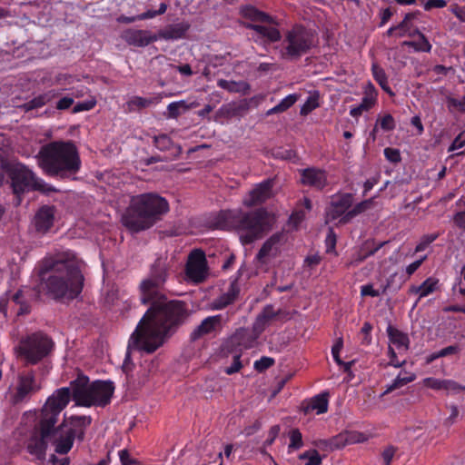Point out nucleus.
Listing matches in <instances>:
<instances>
[{
	"mask_svg": "<svg viewBox=\"0 0 465 465\" xmlns=\"http://www.w3.org/2000/svg\"><path fill=\"white\" fill-rule=\"evenodd\" d=\"M166 279V263L159 259L140 283L141 301L144 304L150 302L151 307L129 339L126 358L135 351H155L163 344L171 329L185 316L186 309L183 302L167 301L162 294Z\"/></svg>",
	"mask_w": 465,
	"mask_h": 465,
	"instance_id": "f257e3e1",
	"label": "nucleus"
},
{
	"mask_svg": "<svg viewBox=\"0 0 465 465\" xmlns=\"http://www.w3.org/2000/svg\"><path fill=\"white\" fill-rule=\"evenodd\" d=\"M84 262L70 250L45 256L39 264L42 287L54 299H74L82 292Z\"/></svg>",
	"mask_w": 465,
	"mask_h": 465,
	"instance_id": "f03ea898",
	"label": "nucleus"
},
{
	"mask_svg": "<svg viewBox=\"0 0 465 465\" xmlns=\"http://www.w3.org/2000/svg\"><path fill=\"white\" fill-rule=\"evenodd\" d=\"M69 401V390L60 388L47 398L40 414L36 411L24 414L23 424L32 429L26 441V450L35 459L45 460L47 442L51 437L54 438V442L56 441L58 437L54 434V426Z\"/></svg>",
	"mask_w": 465,
	"mask_h": 465,
	"instance_id": "7ed1b4c3",
	"label": "nucleus"
},
{
	"mask_svg": "<svg viewBox=\"0 0 465 465\" xmlns=\"http://www.w3.org/2000/svg\"><path fill=\"white\" fill-rule=\"evenodd\" d=\"M36 159L38 166L50 176L64 178L75 174L81 167L77 148L70 141H55L42 146Z\"/></svg>",
	"mask_w": 465,
	"mask_h": 465,
	"instance_id": "20e7f679",
	"label": "nucleus"
},
{
	"mask_svg": "<svg viewBox=\"0 0 465 465\" xmlns=\"http://www.w3.org/2000/svg\"><path fill=\"white\" fill-rule=\"evenodd\" d=\"M168 210L167 201L158 194L136 195L132 197L122 222L130 231L140 232L153 226Z\"/></svg>",
	"mask_w": 465,
	"mask_h": 465,
	"instance_id": "39448f33",
	"label": "nucleus"
},
{
	"mask_svg": "<svg viewBox=\"0 0 465 465\" xmlns=\"http://www.w3.org/2000/svg\"><path fill=\"white\" fill-rule=\"evenodd\" d=\"M66 388L76 405L84 407L104 406L110 402L114 391L112 381H95L90 383L88 377L84 375H79Z\"/></svg>",
	"mask_w": 465,
	"mask_h": 465,
	"instance_id": "423d86ee",
	"label": "nucleus"
},
{
	"mask_svg": "<svg viewBox=\"0 0 465 465\" xmlns=\"http://www.w3.org/2000/svg\"><path fill=\"white\" fill-rule=\"evenodd\" d=\"M242 244L262 237L272 227L273 218L263 209L251 213L233 212L230 217Z\"/></svg>",
	"mask_w": 465,
	"mask_h": 465,
	"instance_id": "0eeeda50",
	"label": "nucleus"
},
{
	"mask_svg": "<svg viewBox=\"0 0 465 465\" xmlns=\"http://www.w3.org/2000/svg\"><path fill=\"white\" fill-rule=\"evenodd\" d=\"M313 44V34L302 25H295L284 34L279 54L283 59L294 60L306 54Z\"/></svg>",
	"mask_w": 465,
	"mask_h": 465,
	"instance_id": "6e6552de",
	"label": "nucleus"
},
{
	"mask_svg": "<svg viewBox=\"0 0 465 465\" xmlns=\"http://www.w3.org/2000/svg\"><path fill=\"white\" fill-rule=\"evenodd\" d=\"M241 14L243 17L248 18L253 22L272 23V19L266 14L259 11L252 5L244 6L241 9ZM254 31L252 35L253 40L260 44L265 45L267 43H273L281 39L279 30L272 25H259L250 24L247 25Z\"/></svg>",
	"mask_w": 465,
	"mask_h": 465,
	"instance_id": "1a4fd4ad",
	"label": "nucleus"
},
{
	"mask_svg": "<svg viewBox=\"0 0 465 465\" xmlns=\"http://www.w3.org/2000/svg\"><path fill=\"white\" fill-rule=\"evenodd\" d=\"M91 423V418L88 416H70L64 415L61 426L54 429V434L57 435L55 441V451L59 454H66L73 447L75 436L82 433L83 429Z\"/></svg>",
	"mask_w": 465,
	"mask_h": 465,
	"instance_id": "9d476101",
	"label": "nucleus"
},
{
	"mask_svg": "<svg viewBox=\"0 0 465 465\" xmlns=\"http://www.w3.org/2000/svg\"><path fill=\"white\" fill-rule=\"evenodd\" d=\"M52 349L51 340L43 333H34L20 341L15 347L17 358L26 363L35 364L45 357Z\"/></svg>",
	"mask_w": 465,
	"mask_h": 465,
	"instance_id": "9b49d317",
	"label": "nucleus"
},
{
	"mask_svg": "<svg viewBox=\"0 0 465 465\" xmlns=\"http://www.w3.org/2000/svg\"><path fill=\"white\" fill-rule=\"evenodd\" d=\"M9 175L15 193L30 189L43 192L48 191L47 184L38 178L32 170L20 163L11 164Z\"/></svg>",
	"mask_w": 465,
	"mask_h": 465,
	"instance_id": "f8f14e48",
	"label": "nucleus"
},
{
	"mask_svg": "<svg viewBox=\"0 0 465 465\" xmlns=\"http://www.w3.org/2000/svg\"><path fill=\"white\" fill-rule=\"evenodd\" d=\"M389 336V357L390 365L399 368L401 367L405 361H400L397 360V353L402 354L409 350L410 341L407 334L400 331L399 330L389 325L387 328Z\"/></svg>",
	"mask_w": 465,
	"mask_h": 465,
	"instance_id": "ddd939ff",
	"label": "nucleus"
},
{
	"mask_svg": "<svg viewBox=\"0 0 465 465\" xmlns=\"http://www.w3.org/2000/svg\"><path fill=\"white\" fill-rule=\"evenodd\" d=\"M40 389V385L33 373H23L18 376L15 385L9 391L13 403H19L26 400Z\"/></svg>",
	"mask_w": 465,
	"mask_h": 465,
	"instance_id": "4468645a",
	"label": "nucleus"
},
{
	"mask_svg": "<svg viewBox=\"0 0 465 465\" xmlns=\"http://www.w3.org/2000/svg\"><path fill=\"white\" fill-rule=\"evenodd\" d=\"M257 337L249 329L236 331L223 345L222 351L238 352L253 348L257 343Z\"/></svg>",
	"mask_w": 465,
	"mask_h": 465,
	"instance_id": "2eb2a0df",
	"label": "nucleus"
},
{
	"mask_svg": "<svg viewBox=\"0 0 465 465\" xmlns=\"http://www.w3.org/2000/svg\"><path fill=\"white\" fill-rule=\"evenodd\" d=\"M207 275L206 258L203 252L194 250L188 257L186 276L194 282H203Z\"/></svg>",
	"mask_w": 465,
	"mask_h": 465,
	"instance_id": "dca6fc26",
	"label": "nucleus"
},
{
	"mask_svg": "<svg viewBox=\"0 0 465 465\" xmlns=\"http://www.w3.org/2000/svg\"><path fill=\"white\" fill-rule=\"evenodd\" d=\"M282 233H275L271 236L262 246L256 255V260L262 264H267L280 252L282 244Z\"/></svg>",
	"mask_w": 465,
	"mask_h": 465,
	"instance_id": "f3484780",
	"label": "nucleus"
},
{
	"mask_svg": "<svg viewBox=\"0 0 465 465\" xmlns=\"http://www.w3.org/2000/svg\"><path fill=\"white\" fill-rule=\"evenodd\" d=\"M378 98V91L375 86L371 83H367L363 88V97L360 104L352 106L350 109V115L358 118L364 112H368L375 106Z\"/></svg>",
	"mask_w": 465,
	"mask_h": 465,
	"instance_id": "a211bd4d",
	"label": "nucleus"
},
{
	"mask_svg": "<svg viewBox=\"0 0 465 465\" xmlns=\"http://www.w3.org/2000/svg\"><path fill=\"white\" fill-rule=\"evenodd\" d=\"M272 180H265L257 184L249 194L243 198V204L247 207H252L271 198L272 195Z\"/></svg>",
	"mask_w": 465,
	"mask_h": 465,
	"instance_id": "6ab92c4d",
	"label": "nucleus"
},
{
	"mask_svg": "<svg viewBox=\"0 0 465 465\" xmlns=\"http://www.w3.org/2000/svg\"><path fill=\"white\" fill-rule=\"evenodd\" d=\"M352 203V195L345 193L334 198L327 211V218L329 220L340 219L341 223H345L342 221V217L349 212V208Z\"/></svg>",
	"mask_w": 465,
	"mask_h": 465,
	"instance_id": "aec40b11",
	"label": "nucleus"
},
{
	"mask_svg": "<svg viewBox=\"0 0 465 465\" xmlns=\"http://www.w3.org/2000/svg\"><path fill=\"white\" fill-rule=\"evenodd\" d=\"M124 41L134 46L144 47L158 40V35L148 30L129 29L124 32Z\"/></svg>",
	"mask_w": 465,
	"mask_h": 465,
	"instance_id": "412c9836",
	"label": "nucleus"
},
{
	"mask_svg": "<svg viewBox=\"0 0 465 465\" xmlns=\"http://www.w3.org/2000/svg\"><path fill=\"white\" fill-rule=\"evenodd\" d=\"M301 182L304 185L322 189L327 184L326 173L316 168L304 169L302 171Z\"/></svg>",
	"mask_w": 465,
	"mask_h": 465,
	"instance_id": "4be33fe9",
	"label": "nucleus"
},
{
	"mask_svg": "<svg viewBox=\"0 0 465 465\" xmlns=\"http://www.w3.org/2000/svg\"><path fill=\"white\" fill-rule=\"evenodd\" d=\"M54 221V209L50 206L42 207L35 216V226L37 232H46L51 229Z\"/></svg>",
	"mask_w": 465,
	"mask_h": 465,
	"instance_id": "5701e85b",
	"label": "nucleus"
},
{
	"mask_svg": "<svg viewBox=\"0 0 465 465\" xmlns=\"http://www.w3.org/2000/svg\"><path fill=\"white\" fill-rule=\"evenodd\" d=\"M162 98V94H155L148 98L134 95L129 98V100L125 104V106L129 112L138 111L149 107L151 105L159 104Z\"/></svg>",
	"mask_w": 465,
	"mask_h": 465,
	"instance_id": "b1692460",
	"label": "nucleus"
},
{
	"mask_svg": "<svg viewBox=\"0 0 465 465\" xmlns=\"http://www.w3.org/2000/svg\"><path fill=\"white\" fill-rule=\"evenodd\" d=\"M440 288L439 280L435 277L427 278L420 285H412L410 287L409 292L417 294L418 301L437 292Z\"/></svg>",
	"mask_w": 465,
	"mask_h": 465,
	"instance_id": "393cba45",
	"label": "nucleus"
},
{
	"mask_svg": "<svg viewBox=\"0 0 465 465\" xmlns=\"http://www.w3.org/2000/svg\"><path fill=\"white\" fill-rule=\"evenodd\" d=\"M328 393H322L312 398L303 407V411L306 414H322L328 410Z\"/></svg>",
	"mask_w": 465,
	"mask_h": 465,
	"instance_id": "a878e982",
	"label": "nucleus"
},
{
	"mask_svg": "<svg viewBox=\"0 0 465 465\" xmlns=\"http://www.w3.org/2000/svg\"><path fill=\"white\" fill-rule=\"evenodd\" d=\"M222 315L209 316L205 318L201 324L193 331V338H197L203 334H208L215 331L222 325Z\"/></svg>",
	"mask_w": 465,
	"mask_h": 465,
	"instance_id": "bb28decb",
	"label": "nucleus"
},
{
	"mask_svg": "<svg viewBox=\"0 0 465 465\" xmlns=\"http://www.w3.org/2000/svg\"><path fill=\"white\" fill-rule=\"evenodd\" d=\"M274 317V312L272 310V307H266L262 312H261L253 325H252V329L250 330L251 332H252L253 334H255V336L257 338H259V336L264 331V330L266 329V327L269 325L270 322L273 319Z\"/></svg>",
	"mask_w": 465,
	"mask_h": 465,
	"instance_id": "cd10ccee",
	"label": "nucleus"
},
{
	"mask_svg": "<svg viewBox=\"0 0 465 465\" xmlns=\"http://www.w3.org/2000/svg\"><path fill=\"white\" fill-rule=\"evenodd\" d=\"M420 17L421 13L420 11L407 14L402 22L399 25V28L402 30V33H401L399 36L401 37L405 35L413 36L414 31L417 30L415 25L421 22Z\"/></svg>",
	"mask_w": 465,
	"mask_h": 465,
	"instance_id": "c85d7f7f",
	"label": "nucleus"
},
{
	"mask_svg": "<svg viewBox=\"0 0 465 465\" xmlns=\"http://www.w3.org/2000/svg\"><path fill=\"white\" fill-rule=\"evenodd\" d=\"M188 29L189 25L186 23L176 24L161 31L159 33L158 39L163 38L164 40H177L183 38Z\"/></svg>",
	"mask_w": 465,
	"mask_h": 465,
	"instance_id": "c756f323",
	"label": "nucleus"
},
{
	"mask_svg": "<svg viewBox=\"0 0 465 465\" xmlns=\"http://www.w3.org/2000/svg\"><path fill=\"white\" fill-rule=\"evenodd\" d=\"M416 379V374L414 372L401 371L396 376V378L386 386V390L382 393V395L390 393L395 390L401 389L408 383L413 381Z\"/></svg>",
	"mask_w": 465,
	"mask_h": 465,
	"instance_id": "7c9ffc66",
	"label": "nucleus"
},
{
	"mask_svg": "<svg viewBox=\"0 0 465 465\" xmlns=\"http://www.w3.org/2000/svg\"><path fill=\"white\" fill-rule=\"evenodd\" d=\"M57 93L54 90H49L44 94H39L38 96L33 98L29 102L24 104L22 107L25 111L28 112L34 109L41 108L45 105L47 103L52 101L54 97H56Z\"/></svg>",
	"mask_w": 465,
	"mask_h": 465,
	"instance_id": "2f4dec72",
	"label": "nucleus"
},
{
	"mask_svg": "<svg viewBox=\"0 0 465 465\" xmlns=\"http://www.w3.org/2000/svg\"><path fill=\"white\" fill-rule=\"evenodd\" d=\"M371 71L373 78L380 84L381 89L389 94L393 95V93L388 84V79L385 71L376 63L372 64Z\"/></svg>",
	"mask_w": 465,
	"mask_h": 465,
	"instance_id": "473e14b6",
	"label": "nucleus"
},
{
	"mask_svg": "<svg viewBox=\"0 0 465 465\" xmlns=\"http://www.w3.org/2000/svg\"><path fill=\"white\" fill-rule=\"evenodd\" d=\"M414 35H419V39L416 41H410L405 42L404 44L411 46L415 49V51L418 52H426L429 53L431 50V45L428 41V39L425 37V35L419 32V30L414 31Z\"/></svg>",
	"mask_w": 465,
	"mask_h": 465,
	"instance_id": "72a5a7b5",
	"label": "nucleus"
},
{
	"mask_svg": "<svg viewBox=\"0 0 465 465\" xmlns=\"http://www.w3.org/2000/svg\"><path fill=\"white\" fill-rule=\"evenodd\" d=\"M373 205V200L369 199L365 200L358 204H356L351 210H350L343 217L342 221L344 223H348L351 219L355 217L356 215L365 212L370 209Z\"/></svg>",
	"mask_w": 465,
	"mask_h": 465,
	"instance_id": "f704fd0d",
	"label": "nucleus"
},
{
	"mask_svg": "<svg viewBox=\"0 0 465 465\" xmlns=\"http://www.w3.org/2000/svg\"><path fill=\"white\" fill-rule=\"evenodd\" d=\"M236 295L237 291L235 290L233 284H232L230 290L227 292L223 293L218 299L215 300L213 303L214 308L217 310H221L226 307L234 301Z\"/></svg>",
	"mask_w": 465,
	"mask_h": 465,
	"instance_id": "c9c22d12",
	"label": "nucleus"
},
{
	"mask_svg": "<svg viewBox=\"0 0 465 465\" xmlns=\"http://www.w3.org/2000/svg\"><path fill=\"white\" fill-rule=\"evenodd\" d=\"M218 85L233 93H245L249 89V85L245 82H232L223 79L218 81Z\"/></svg>",
	"mask_w": 465,
	"mask_h": 465,
	"instance_id": "e433bc0d",
	"label": "nucleus"
},
{
	"mask_svg": "<svg viewBox=\"0 0 465 465\" xmlns=\"http://www.w3.org/2000/svg\"><path fill=\"white\" fill-rule=\"evenodd\" d=\"M300 460H306L304 465H320L322 457L316 450H310L299 456Z\"/></svg>",
	"mask_w": 465,
	"mask_h": 465,
	"instance_id": "4c0bfd02",
	"label": "nucleus"
},
{
	"mask_svg": "<svg viewBox=\"0 0 465 465\" xmlns=\"http://www.w3.org/2000/svg\"><path fill=\"white\" fill-rule=\"evenodd\" d=\"M290 437V444L288 446L289 451L299 450L302 448L303 442H302V433L299 431V430H292L289 433Z\"/></svg>",
	"mask_w": 465,
	"mask_h": 465,
	"instance_id": "58836bf2",
	"label": "nucleus"
},
{
	"mask_svg": "<svg viewBox=\"0 0 465 465\" xmlns=\"http://www.w3.org/2000/svg\"><path fill=\"white\" fill-rule=\"evenodd\" d=\"M224 355L228 356L230 354H232V359H233V362L231 366L225 368L224 371L226 374H233L235 372H238L241 368H242V362L240 361V358H241V355L240 353L238 352H227V351H223Z\"/></svg>",
	"mask_w": 465,
	"mask_h": 465,
	"instance_id": "ea45409f",
	"label": "nucleus"
},
{
	"mask_svg": "<svg viewBox=\"0 0 465 465\" xmlns=\"http://www.w3.org/2000/svg\"><path fill=\"white\" fill-rule=\"evenodd\" d=\"M447 106L450 112L458 111L460 113H465L464 101L462 99H457L451 96H448L446 98Z\"/></svg>",
	"mask_w": 465,
	"mask_h": 465,
	"instance_id": "a19ab883",
	"label": "nucleus"
},
{
	"mask_svg": "<svg viewBox=\"0 0 465 465\" xmlns=\"http://www.w3.org/2000/svg\"><path fill=\"white\" fill-rule=\"evenodd\" d=\"M381 128L385 132L392 131L396 124L394 118L391 114H385L378 120Z\"/></svg>",
	"mask_w": 465,
	"mask_h": 465,
	"instance_id": "79ce46f5",
	"label": "nucleus"
},
{
	"mask_svg": "<svg viewBox=\"0 0 465 465\" xmlns=\"http://www.w3.org/2000/svg\"><path fill=\"white\" fill-rule=\"evenodd\" d=\"M319 106L318 99L314 96H310L301 107V114L307 115L312 110Z\"/></svg>",
	"mask_w": 465,
	"mask_h": 465,
	"instance_id": "37998d69",
	"label": "nucleus"
},
{
	"mask_svg": "<svg viewBox=\"0 0 465 465\" xmlns=\"http://www.w3.org/2000/svg\"><path fill=\"white\" fill-rule=\"evenodd\" d=\"M437 234H427L424 235L420 242L415 247V252H420L427 249V247L437 239Z\"/></svg>",
	"mask_w": 465,
	"mask_h": 465,
	"instance_id": "c03bdc74",
	"label": "nucleus"
},
{
	"mask_svg": "<svg viewBox=\"0 0 465 465\" xmlns=\"http://www.w3.org/2000/svg\"><path fill=\"white\" fill-rule=\"evenodd\" d=\"M342 348V341L341 340H339L331 348V354H332V357L334 359V361L339 364V365H343L345 367L346 370H348L351 366V363L348 362V363H345L343 362L341 359H340V351Z\"/></svg>",
	"mask_w": 465,
	"mask_h": 465,
	"instance_id": "a18cd8bd",
	"label": "nucleus"
},
{
	"mask_svg": "<svg viewBox=\"0 0 465 465\" xmlns=\"http://www.w3.org/2000/svg\"><path fill=\"white\" fill-rule=\"evenodd\" d=\"M299 95L296 94H292L282 99V101L277 104L281 112H284L289 109L292 105L295 104L298 100Z\"/></svg>",
	"mask_w": 465,
	"mask_h": 465,
	"instance_id": "49530a36",
	"label": "nucleus"
},
{
	"mask_svg": "<svg viewBox=\"0 0 465 465\" xmlns=\"http://www.w3.org/2000/svg\"><path fill=\"white\" fill-rule=\"evenodd\" d=\"M96 104V100L94 98L88 99L84 102H80L74 105L73 108V113H80L84 111H89L93 109Z\"/></svg>",
	"mask_w": 465,
	"mask_h": 465,
	"instance_id": "de8ad7c7",
	"label": "nucleus"
},
{
	"mask_svg": "<svg viewBox=\"0 0 465 465\" xmlns=\"http://www.w3.org/2000/svg\"><path fill=\"white\" fill-rule=\"evenodd\" d=\"M274 364V360L271 357H262L254 361L253 367L258 371H263Z\"/></svg>",
	"mask_w": 465,
	"mask_h": 465,
	"instance_id": "09e8293b",
	"label": "nucleus"
},
{
	"mask_svg": "<svg viewBox=\"0 0 465 465\" xmlns=\"http://www.w3.org/2000/svg\"><path fill=\"white\" fill-rule=\"evenodd\" d=\"M443 381L444 380L441 379L426 378L422 381V383L427 388L436 391H441L443 390Z\"/></svg>",
	"mask_w": 465,
	"mask_h": 465,
	"instance_id": "8fccbe9b",
	"label": "nucleus"
},
{
	"mask_svg": "<svg viewBox=\"0 0 465 465\" xmlns=\"http://www.w3.org/2000/svg\"><path fill=\"white\" fill-rule=\"evenodd\" d=\"M465 145V131L460 133L451 143L448 151L454 152L461 149Z\"/></svg>",
	"mask_w": 465,
	"mask_h": 465,
	"instance_id": "3c124183",
	"label": "nucleus"
},
{
	"mask_svg": "<svg viewBox=\"0 0 465 465\" xmlns=\"http://www.w3.org/2000/svg\"><path fill=\"white\" fill-rule=\"evenodd\" d=\"M366 440V436L361 432H349L345 436V440L349 444L363 442Z\"/></svg>",
	"mask_w": 465,
	"mask_h": 465,
	"instance_id": "603ef678",
	"label": "nucleus"
},
{
	"mask_svg": "<svg viewBox=\"0 0 465 465\" xmlns=\"http://www.w3.org/2000/svg\"><path fill=\"white\" fill-rule=\"evenodd\" d=\"M361 294L362 296L378 297L381 292L373 288L372 284H366L361 287Z\"/></svg>",
	"mask_w": 465,
	"mask_h": 465,
	"instance_id": "864d4df0",
	"label": "nucleus"
},
{
	"mask_svg": "<svg viewBox=\"0 0 465 465\" xmlns=\"http://www.w3.org/2000/svg\"><path fill=\"white\" fill-rule=\"evenodd\" d=\"M325 244H326V252H333L335 250L336 245V236L332 230H330L328 235L325 239Z\"/></svg>",
	"mask_w": 465,
	"mask_h": 465,
	"instance_id": "5fc2aeb1",
	"label": "nucleus"
},
{
	"mask_svg": "<svg viewBox=\"0 0 465 465\" xmlns=\"http://www.w3.org/2000/svg\"><path fill=\"white\" fill-rule=\"evenodd\" d=\"M462 390V387L459 385L457 382L451 380H444L443 381V390L447 392H459Z\"/></svg>",
	"mask_w": 465,
	"mask_h": 465,
	"instance_id": "6e6d98bb",
	"label": "nucleus"
},
{
	"mask_svg": "<svg viewBox=\"0 0 465 465\" xmlns=\"http://www.w3.org/2000/svg\"><path fill=\"white\" fill-rule=\"evenodd\" d=\"M425 259H426V255L423 256L422 258L411 262V264H409L406 267V273L409 276L413 274L420 268V266L421 265V263L424 262Z\"/></svg>",
	"mask_w": 465,
	"mask_h": 465,
	"instance_id": "4d7b16f0",
	"label": "nucleus"
},
{
	"mask_svg": "<svg viewBox=\"0 0 465 465\" xmlns=\"http://www.w3.org/2000/svg\"><path fill=\"white\" fill-rule=\"evenodd\" d=\"M384 154H385L386 158L391 162L396 163V162L400 161V153L396 149L386 148L384 150Z\"/></svg>",
	"mask_w": 465,
	"mask_h": 465,
	"instance_id": "13d9d810",
	"label": "nucleus"
},
{
	"mask_svg": "<svg viewBox=\"0 0 465 465\" xmlns=\"http://www.w3.org/2000/svg\"><path fill=\"white\" fill-rule=\"evenodd\" d=\"M395 454V450L392 447H389L382 452V460L384 465H390Z\"/></svg>",
	"mask_w": 465,
	"mask_h": 465,
	"instance_id": "bf43d9fd",
	"label": "nucleus"
},
{
	"mask_svg": "<svg viewBox=\"0 0 465 465\" xmlns=\"http://www.w3.org/2000/svg\"><path fill=\"white\" fill-rule=\"evenodd\" d=\"M446 5L445 0H427L424 5L425 10H430L431 8H442Z\"/></svg>",
	"mask_w": 465,
	"mask_h": 465,
	"instance_id": "052dcab7",
	"label": "nucleus"
},
{
	"mask_svg": "<svg viewBox=\"0 0 465 465\" xmlns=\"http://www.w3.org/2000/svg\"><path fill=\"white\" fill-rule=\"evenodd\" d=\"M74 104V99L71 98V97H63L61 98L57 104H56V108L58 110H65V109H68L69 107H71V105Z\"/></svg>",
	"mask_w": 465,
	"mask_h": 465,
	"instance_id": "680f3d73",
	"label": "nucleus"
},
{
	"mask_svg": "<svg viewBox=\"0 0 465 465\" xmlns=\"http://www.w3.org/2000/svg\"><path fill=\"white\" fill-rule=\"evenodd\" d=\"M460 351V348L458 346H448L446 348H443L440 351H438V356L445 357L451 354H456Z\"/></svg>",
	"mask_w": 465,
	"mask_h": 465,
	"instance_id": "e2e57ef3",
	"label": "nucleus"
},
{
	"mask_svg": "<svg viewBox=\"0 0 465 465\" xmlns=\"http://www.w3.org/2000/svg\"><path fill=\"white\" fill-rule=\"evenodd\" d=\"M119 458L122 465H133L134 463V460L131 459L130 454L126 450H121L119 451Z\"/></svg>",
	"mask_w": 465,
	"mask_h": 465,
	"instance_id": "0e129e2a",
	"label": "nucleus"
},
{
	"mask_svg": "<svg viewBox=\"0 0 465 465\" xmlns=\"http://www.w3.org/2000/svg\"><path fill=\"white\" fill-rule=\"evenodd\" d=\"M279 432H280V427L279 426L276 425V426L272 427L270 431H269V438L265 440L264 444L266 446L272 445V442L277 438Z\"/></svg>",
	"mask_w": 465,
	"mask_h": 465,
	"instance_id": "69168bd1",
	"label": "nucleus"
},
{
	"mask_svg": "<svg viewBox=\"0 0 465 465\" xmlns=\"http://www.w3.org/2000/svg\"><path fill=\"white\" fill-rule=\"evenodd\" d=\"M304 216L305 214L302 211L295 212L290 217V223L296 227L303 220Z\"/></svg>",
	"mask_w": 465,
	"mask_h": 465,
	"instance_id": "338daca9",
	"label": "nucleus"
},
{
	"mask_svg": "<svg viewBox=\"0 0 465 465\" xmlns=\"http://www.w3.org/2000/svg\"><path fill=\"white\" fill-rule=\"evenodd\" d=\"M452 13L456 15V17L462 23L465 22V7L463 6H456L452 8Z\"/></svg>",
	"mask_w": 465,
	"mask_h": 465,
	"instance_id": "774afa93",
	"label": "nucleus"
}]
</instances>
